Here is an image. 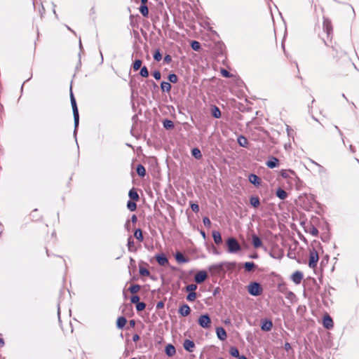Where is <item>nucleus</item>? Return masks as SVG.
Listing matches in <instances>:
<instances>
[{"instance_id":"obj_51","label":"nucleus","mask_w":359,"mask_h":359,"mask_svg":"<svg viewBox=\"0 0 359 359\" xmlns=\"http://www.w3.org/2000/svg\"><path fill=\"white\" fill-rule=\"evenodd\" d=\"M221 74L225 78H230V77H231V74L226 69H221Z\"/></svg>"},{"instance_id":"obj_5","label":"nucleus","mask_w":359,"mask_h":359,"mask_svg":"<svg viewBox=\"0 0 359 359\" xmlns=\"http://www.w3.org/2000/svg\"><path fill=\"white\" fill-rule=\"evenodd\" d=\"M248 292L252 296H258L262 292V288L258 283H251L248 286Z\"/></svg>"},{"instance_id":"obj_59","label":"nucleus","mask_w":359,"mask_h":359,"mask_svg":"<svg viewBox=\"0 0 359 359\" xmlns=\"http://www.w3.org/2000/svg\"><path fill=\"white\" fill-rule=\"evenodd\" d=\"M131 222L133 223H135L137 222V217L135 215H133L132 217H131Z\"/></svg>"},{"instance_id":"obj_47","label":"nucleus","mask_w":359,"mask_h":359,"mask_svg":"<svg viewBox=\"0 0 359 359\" xmlns=\"http://www.w3.org/2000/svg\"><path fill=\"white\" fill-rule=\"evenodd\" d=\"M142 65V60H136L133 63V69L134 70H138Z\"/></svg>"},{"instance_id":"obj_3","label":"nucleus","mask_w":359,"mask_h":359,"mask_svg":"<svg viewBox=\"0 0 359 359\" xmlns=\"http://www.w3.org/2000/svg\"><path fill=\"white\" fill-rule=\"evenodd\" d=\"M228 252L229 253H237L241 249V247L237 240L233 237L229 238L226 241Z\"/></svg>"},{"instance_id":"obj_30","label":"nucleus","mask_w":359,"mask_h":359,"mask_svg":"<svg viewBox=\"0 0 359 359\" xmlns=\"http://www.w3.org/2000/svg\"><path fill=\"white\" fill-rule=\"evenodd\" d=\"M137 173L140 177H144L146 174V170L142 164H139L137 166Z\"/></svg>"},{"instance_id":"obj_8","label":"nucleus","mask_w":359,"mask_h":359,"mask_svg":"<svg viewBox=\"0 0 359 359\" xmlns=\"http://www.w3.org/2000/svg\"><path fill=\"white\" fill-rule=\"evenodd\" d=\"M304 231L306 233H310L313 236H318V230L316 227H315L312 224H308L304 226Z\"/></svg>"},{"instance_id":"obj_39","label":"nucleus","mask_w":359,"mask_h":359,"mask_svg":"<svg viewBox=\"0 0 359 359\" xmlns=\"http://www.w3.org/2000/svg\"><path fill=\"white\" fill-rule=\"evenodd\" d=\"M127 208L130 211H135L137 208V205L134 201H128L127 203Z\"/></svg>"},{"instance_id":"obj_37","label":"nucleus","mask_w":359,"mask_h":359,"mask_svg":"<svg viewBox=\"0 0 359 359\" xmlns=\"http://www.w3.org/2000/svg\"><path fill=\"white\" fill-rule=\"evenodd\" d=\"M140 290V285H137V284H135V285H131L129 288H128V290L132 293V294H135L137 293V292H139V290Z\"/></svg>"},{"instance_id":"obj_58","label":"nucleus","mask_w":359,"mask_h":359,"mask_svg":"<svg viewBox=\"0 0 359 359\" xmlns=\"http://www.w3.org/2000/svg\"><path fill=\"white\" fill-rule=\"evenodd\" d=\"M284 347H285V349L286 351H288V350H290L291 348L290 344L289 343H287V342L285 344V346Z\"/></svg>"},{"instance_id":"obj_43","label":"nucleus","mask_w":359,"mask_h":359,"mask_svg":"<svg viewBox=\"0 0 359 359\" xmlns=\"http://www.w3.org/2000/svg\"><path fill=\"white\" fill-rule=\"evenodd\" d=\"M191 46L192 49L194 50H198L201 48L200 43L196 41H193L191 42Z\"/></svg>"},{"instance_id":"obj_15","label":"nucleus","mask_w":359,"mask_h":359,"mask_svg":"<svg viewBox=\"0 0 359 359\" xmlns=\"http://www.w3.org/2000/svg\"><path fill=\"white\" fill-rule=\"evenodd\" d=\"M252 244L255 248L262 247V241L259 236L255 234L252 235Z\"/></svg>"},{"instance_id":"obj_17","label":"nucleus","mask_w":359,"mask_h":359,"mask_svg":"<svg viewBox=\"0 0 359 359\" xmlns=\"http://www.w3.org/2000/svg\"><path fill=\"white\" fill-rule=\"evenodd\" d=\"M226 265H230L231 264V263H219V264H214V265L211 266L210 267V270L219 273V272H221L223 270L224 266L226 265Z\"/></svg>"},{"instance_id":"obj_16","label":"nucleus","mask_w":359,"mask_h":359,"mask_svg":"<svg viewBox=\"0 0 359 359\" xmlns=\"http://www.w3.org/2000/svg\"><path fill=\"white\" fill-rule=\"evenodd\" d=\"M248 180L250 182V183H252V184H254L256 187H259L261 184V180L259 179V177L255 174L249 175Z\"/></svg>"},{"instance_id":"obj_18","label":"nucleus","mask_w":359,"mask_h":359,"mask_svg":"<svg viewBox=\"0 0 359 359\" xmlns=\"http://www.w3.org/2000/svg\"><path fill=\"white\" fill-rule=\"evenodd\" d=\"M278 159L276 157H270L269 160L266 163V165L269 168H274L278 166Z\"/></svg>"},{"instance_id":"obj_54","label":"nucleus","mask_w":359,"mask_h":359,"mask_svg":"<svg viewBox=\"0 0 359 359\" xmlns=\"http://www.w3.org/2000/svg\"><path fill=\"white\" fill-rule=\"evenodd\" d=\"M191 208L192 211H194V212H198L199 211V206L198 204H196V203L191 204Z\"/></svg>"},{"instance_id":"obj_61","label":"nucleus","mask_w":359,"mask_h":359,"mask_svg":"<svg viewBox=\"0 0 359 359\" xmlns=\"http://www.w3.org/2000/svg\"><path fill=\"white\" fill-rule=\"evenodd\" d=\"M334 127H335V128L338 130V132H339V135L341 136V138H343V137H342L343 134H342L341 131L339 130V128L337 126H335ZM342 141H343V142L344 143V139H342Z\"/></svg>"},{"instance_id":"obj_2","label":"nucleus","mask_w":359,"mask_h":359,"mask_svg":"<svg viewBox=\"0 0 359 359\" xmlns=\"http://www.w3.org/2000/svg\"><path fill=\"white\" fill-rule=\"evenodd\" d=\"M280 175L283 178L287 179L290 183H297L299 180L296 172L290 169L282 170Z\"/></svg>"},{"instance_id":"obj_24","label":"nucleus","mask_w":359,"mask_h":359,"mask_svg":"<svg viewBox=\"0 0 359 359\" xmlns=\"http://www.w3.org/2000/svg\"><path fill=\"white\" fill-rule=\"evenodd\" d=\"M212 238L216 244H220L222 242L221 234L217 231H214L212 232Z\"/></svg>"},{"instance_id":"obj_60","label":"nucleus","mask_w":359,"mask_h":359,"mask_svg":"<svg viewBox=\"0 0 359 359\" xmlns=\"http://www.w3.org/2000/svg\"><path fill=\"white\" fill-rule=\"evenodd\" d=\"M126 229L129 231L130 230V221L128 220L126 223L125 224Z\"/></svg>"},{"instance_id":"obj_36","label":"nucleus","mask_w":359,"mask_h":359,"mask_svg":"<svg viewBox=\"0 0 359 359\" xmlns=\"http://www.w3.org/2000/svg\"><path fill=\"white\" fill-rule=\"evenodd\" d=\"M163 126L166 129H172L174 128V123L172 121L165 119L163 121Z\"/></svg>"},{"instance_id":"obj_49","label":"nucleus","mask_w":359,"mask_h":359,"mask_svg":"<svg viewBox=\"0 0 359 359\" xmlns=\"http://www.w3.org/2000/svg\"><path fill=\"white\" fill-rule=\"evenodd\" d=\"M203 224L208 227V228H210V226H211V222L210 220V219L207 217H203Z\"/></svg>"},{"instance_id":"obj_42","label":"nucleus","mask_w":359,"mask_h":359,"mask_svg":"<svg viewBox=\"0 0 359 359\" xmlns=\"http://www.w3.org/2000/svg\"><path fill=\"white\" fill-rule=\"evenodd\" d=\"M140 74L142 77H147L149 76L148 69H147V68L145 66H144L143 67L141 68L140 72Z\"/></svg>"},{"instance_id":"obj_19","label":"nucleus","mask_w":359,"mask_h":359,"mask_svg":"<svg viewBox=\"0 0 359 359\" xmlns=\"http://www.w3.org/2000/svg\"><path fill=\"white\" fill-rule=\"evenodd\" d=\"M273 327V323L269 320H265L262 322L261 328L263 331H270Z\"/></svg>"},{"instance_id":"obj_38","label":"nucleus","mask_w":359,"mask_h":359,"mask_svg":"<svg viewBox=\"0 0 359 359\" xmlns=\"http://www.w3.org/2000/svg\"><path fill=\"white\" fill-rule=\"evenodd\" d=\"M229 353L233 356L238 358L240 356L239 351L236 347H231L229 349Z\"/></svg>"},{"instance_id":"obj_12","label":"nucleus","mask_w":359,"mask_h":359,"mask_svg":"<svg viewBox=\"0 0 359 359\" xmlns=\"http://www.w3.org/2000/svg\"><path fill=\"white\" fill-rule=\"evenodd\" d=\"M216 334L217 337L222 341H224L227 337L225 330L222 327L216 328Z\"/></svg>"},{"instance_id":"obj_14","label":"nucleus","mask_w":359,"mask_h":359,"mask_svg":"<svg viewBox=\"0 0 359 359\" xmlns=\"http://www.w3.org/2000/svg\"><path fill=\"white\" fill-rule=\"evenodd\" d=\"M323 326L327 329H331L333 327V321L330 316L327 315L323 318Z\"/></svg>"},{"instance_id":"obj_33","label":"nucleus","mask_w":359,"mask_h":359,"mask_svg":"<svg viewBox=\"0 0 359 359\" xmlns=\"http://www.w3.org/2000/svg\"><path fill=\"white\" fill-rule=\"evenodd\" d=\"M140 12L144 17H147L149 15V9L147 5H141L140 8Z\"/></svg>"},{"instance_id":"obj_28","label":"nucleus","mask_w":359,"mask_h":359,"mask_svg":"<svg viewBox=\"0 0 359 359\" xmlns=\"http://www.w3.org/2000/svg\"><path fill=\"white\" fill-rule=\"evenodd\" d=\"M211 112H212V116L216 118H218L221 116V111H220L219 109L216 106H213L212 107Z\"/></svg>"},{"instance_id":"obj_50","label":"nucleus","mask_w":359,"mask_h":359,"mask_svg":"<svg viewBox=\"0 0 359 359\" xmlns=\"http://www.w3.org/2000/svg\"><path fill=\"white\" fill-rule=\"evenodd\" d=\"M154 58L156 61H160L162 59V55L158 50L156 51V53L154 55Z\"/></svg>"},{"instance_id":"obj_6","label":"nucleus","mask_w":359,"mask_h":359,"mask_svg":"<svg viewBox=\"0 0 359 359\" xmlns=\"http://www.w3.org/2000/svg\"><path fill=\"white\" fill-rule=\"evenodd\" d=\"M198 324L203 328H208L210 327L211 320L208 314L201 315L198 318Z\"/></svg>"},{"instance_id":"obj_35","label":"nucleus","mask_w":359,"mask_h":359,"mask_svg":"<svg viewBox=\"0 0 359 359\" xmlns=\"http://www.w3.org/2000/svg\"><path fill=\"white\" fill-rule=\"evenodd\" d=\"M134 236L140 242L143 241L142 232L140 229H137L135 231Z\"/></svg>"},{"instance_id":"obj_55","label":"nucleus","mask_w":359,"mask_h":359,"mask_svg":"<svg viewBox=\"0 0 359 359\" xmlns=\"http://www.w3.org/2000/svg\"><path fill=\"white\" fill-rule=\"evenodd\" d=\"M153 76L156 80H159L161 79V72L159 71H155L153 73Z\"/></svg>"},{"instance_id":"obj_25","label":"nucleus","mask_w":359,"mask_h":359,"mask_svg":"<svg viewBox=\"0 0 359 359\" xmlns=\"http://www.w3.org/2000/svg\"><path fill=\"white\" fill-rule=\"evenodd\" d=\"M126 322L127 320L125 317H118L116 321L117 327L119 329H122L126 325Z\"/></svg>"},{"instance_id":"obj_40","label":"nucleus","mask_w":359,"mask_h":359,"mask_svg":"<svg viewBox=\"0 0 359 359\" xmlns=\"http://www.w3.org/2000/svg\"><path fill=\"white\" fill-rule=\"evenodd\" d=\"M255 266V264L253 262H245L244 264V268L245 271H250Z\"/></svg>"},{"instance_id":"obj_11","label":"nucleus","mask_w":359,"mask_h":359,"mask_svg":"<svg viewBox=\"0 0 359 359\" xmlns=\"http://www.w3.org/2000/svg\"><path fill=\"white\" fill-rule=\"evenodd\" d=\"M183 347L187 351L191 353L195 348V344L190 339H185L183 343Z\"/></svg>"},{"instance_id":"obj_46","label":"nucleus","mask_w":359,"mask_h":359,"mask_svg":"<svg viewBox=\"0 0 359 359\" xmlns=\"http://www.w3.org/2000/svg\"><path fill=\"white\" fill-rule=\"evenodd\" d=\"M168 80L170 82L172 83H175L177 82V76L176 74H169L168 76Z\"/></svg>"},{"instance_id":"obj_41","label":"nucleus","mask_w":359,"mask_h":359,"mask_svg":"<svg viewBox=\"0 0 359 359\" xmlns=\"http://www.w3.org/2000/svg\"><path fill=\"white\" fill-rule=\"evenodd\" d=\"M196 298V293L195 292H190L187 296V299L189 302H194Z\"/></svg>"},{"instance_id":"obj_23","label":"nucleus","mask_w":359,"mask_h":359,"mask_svg":"<svg viewBox=\"0 0 359 359\" xmlns=\"http://www.w3.org/2000/svg\"><path fill=\"white\" fill-rule=\"evenodd\" d=\"M165 352L166 353L167 355L168 356H172L175 354L176 353V351H175V348L174 347V346H172V344H168L166 346H165Z\"/></svg>"},{"instance_id":"obj_22","label":"nucleus","mask_w":359,"mask_h":359,"mask_svg":"<svg viewBox=\"0 0 359 359\" xmlns=\"http://www.w3.org/2000/svg\"><path fill=\"white\" fill-rule=\"evenodd\" d=\"M323 29L330 35L332 30L331 22L328 19H325L323 21Z\"/></svg>"},{"instance_id":"obj_62","label":"nucleus","mask_w":359,"mask_h":359,"mask_svg":"<svg viewBox=\"0 0 359 359\" xmlns=\"http://www.w3.org/2000/svg\"><path fill=\"white\" fill-rule=\"evenodd\" d=\"M0 345H1V346H4V339L1 337V334H0Z\"/></svg>"},{"instance_id":"obj_20","label":"nucleus","mask_w":359,"mask_h":359,"mask_svg":"<svg viewBox=\"0 0 359 359\" xmlns=\"http://www.w3.org/2000/svg\"><path fill=\"white\" fill-rule=\"evenodd\" d=\"M127 246H128V250L129 252H134L137 251V248L135 246L134 240H133V237L131 236H130L128 238Z\"/></svg>"},{"instance_id":"obj_4","label":"nucleus","mask_w":359,"mask_h":359,"mask_svg":"<svg viewBox=\"0 0 359 359\" xmlns=\"http://www.w3.org/2000/svg\"><path fill=\"white\" fill-rule=\"evenodd\" d=\"M319 259L318 252L316 249H311L309 251V266L314 269L318 264Z\"/></svg>"},{"instance_id":"obj_56","label":"nucleus","mask_w":359,"mask_h":359,"mask_svg":"<svg viewBox=\"0 0 359 359\" xmlns=\"http://www.w3.org/2000/svg\"><path fill=\"white\" fill-rule=\"evenodd\" d=\"M164 61H165V62H166L167 64H169V63L172 61V57H171L170 55H166L164 57Z\"/></svg>"},{"instance_id":"obj_31","label":"nucleus","mask_w":359,"mask_h":359,"mask_svg":"<svg viewBox=\"0 0 359 359\" xmlns=\"http://www.w3.org/2000/svg\"><path fill=\"white\" fill-rule=\"evenodd\" d=\"M250 204L255 207L257 208L259 205V199L257 196H252L250 198Z\"/></svg>"},{"instance_id":"obj_53","label":"nucleus","mask_w":359,"mask_h":359,"mask_svg":"<svg viewBox=\"0 0 359 359\" xmlns=\"http://www.w3.org/2000/svg\"><path fill=\"white\" fill-rule=\"evenodd\" d=\"M139 301H140V297L137 295H133L130 298V302L133 304H137L139 302Z\"/></svg>"},{"instance_id":"obj_48","label":"nucleus","mask_w":359,"mask_h":359,"mask_svg":"<svg viewBox=\"0 0 359 359\" xmlns=\"http://www.w3.org/2000/svg\"><path fill=\"white\" fill-rule=\"evenodd\" d=\"M197 288V285L196 284H189L186 287V290L188 292H194Z\"/></svg>"},{"instance_id":"obj_9","label":"nucleus","mask_w":359,"mask_h":359,"mask_svg":"<svg viewBox=\"0 0 359 359\" xmlns=\"http://www.w3.org/2000/svg\"><path fill=\"white\" fill-rule=\"evenodd\" d=\"M303 277V273L302 271H297L292 275L291 279L296 285H299L302 282Z\"/></svg>"},{"instance_id":"obj_34","label":"nucleus","mask_w":359,"mask_h":359,"mask_svg":"<svg viewBox=\"0 0 359 359\" xmlns=\"http://www.w3.org/2000/svg\"><path fill=\"white\" fill-rule=\"evenodd\" d=\"M191 154L196 158L200 159L202 157L201 152L199 149L194 148L191 150Z\"/></svg>"},{"instance_id":"obj_21","label":"nucleus","mask_w":359,"mask_h":359,"mask_svg":"<svg viewBox=\"0 0 359 359\" xmlns=\"http://www.w3.org/2000/svg\"><path fill=\"white\" fill-rule=\"evenodd\" d=\"M176 261L180 264H184L189 262V259L185 258L184 255L181 252H177L175 255Z\"/></svg>"},{"instance_id":"obj_52","label":"nucleus","mask_w":359,"mask_h":359,"mask_svg":"<svg viewBox=\"0 0 359 359\" xmlns=\"http://www.w3.org/2000/svg\"><path fill=\"white\" fill-rule=\"evenodd\" d=\"M140 274L141 276H149V270H147V269L145 268H140Z\"/></svg>"},{"instance_id":"obj_64","label":"nucleus","mask_w":359,"mask_h":359,"mask_svg":"<svg viewBox=\"0 0 359 359\" xmlns=\"http://www.w3.org/2000/svg\"><path fill=\"white\" fill-rule=\"evenodd\" d=\"M238 359H247V358L245 355H240Z\"/></svg>"},{"instance_id":"obj_44","label":"nucleus","mask_w":359,"mask_h":359,"mask_svg":"<svg viewBox=\"0 0 359 359\" xmlns=\"http://www.w3.org/2000/svg\"><path fill=\"white\" fill-rule=\"evenodd\" d=\"M146 307V304L144 302H138L136 304V309L137 311H143Z\"/></svg>"},{"instance_id":"obj_27","label":"nucleus","mask_w":359,"mask_h":359,"mask_svg":"<svg viewBox=\"0 0 359 359\" xmlns=\"http://www.w3.org/2000/svg\"><path fill=\"white\" fill-rule=\"evenodd\" d=\"M238 143L241 147H247L248 142V140L243 135H240L238 137Z\"/></svg>"},{"instance_id":"obj_13","label":"nucleus","mask_w":359,"mask_h":359,"mask_svg":"<svg viewBox=\"0 0 359 359\" xmlns=\"http://www.w3.org/2000/svg\"><path fill=\"white\" fill-rule=\"evenodd\" d=\"M191 309L187 304L181 306L179 309V313L181 316L185 317L190 314Z\"/></svg>"},{"instance_id":"obj_57","label":"nucleus","mask_w":359,"mask_h":359,"mask_svg":"<svg viewBox=\"0 0 359 359\" xmlns=\"http://www.w3.org/2000/svg\"><path fill=\"white\" fill-rule=\"evenodd\" d=\"M140 339V336L137 334H135L133 336V341L136 342L138 340Z\"/></svg>"},{"instance_id":"obj_10","label":"nucleus","mask_w":359,"mask_h":359,"mask_svg":"<svg viewBox=\"0 0 359 359\" xmlns=\"http://www.w3.org/2000/svg\"><path fill=\"white\" fill-rule=\"evenodd\" d=\"M207 273L205 271H200L195 275L194 280L197 283H201L207 278Z\"/></svg>"},{"instance_id":"obj_29","label":"nucleus","mask_w":359,"mask_h":359,"mask_svg":"<svg viewBox=\"0 0 359 359\" xmlns=\"http://www.w3.org/2000/svg\"><path fill=\"white\" fill-rule=\"evenodd\" d=\"M161 88L163 91L169 92L171 89V85L169 82L163 81L161 83Z\"/></svg>"},{"instance_id":"obj_26","label":"nucleus","mask_w":359,"mask_h":359,"mask_svg":"<svg viewBox=\"0 0 359 359\" xmlns=\"http://www.w3.org/2000/svg\"><path fill=\"white\" fill-rule=\"evenodd\" d=\"M276 196L280 198V199H282V200H284L287 198V192L283 190V189L281 188H278L276 191Z\"/></svg>"},{"instance_id":"obj_45","label":"nucleus","mask_w":359,"mask_h":359,"mask_svg":"<svg viewBox=\"0 0 359 359\" xmlns=\"http://www.w3.org/2000/svg\"><path fill=\"white\" fill-rule=\"evenodd\" d=\"M311 163L318 168V172L320 173L325 172L326 170H325V168L323 166H322L321 165H320L319 163H316L314 161H311Z\"/></svg>"},{"instance_id":"obj_63","label":"nucleus","mask_w":359,"mask_h":359,"mask_svg":"<svg viewBox=\"0 0 359 359\" xmlns=\"http://www.w3.org/2000/svg\"><path fill=\"white\" fill-rule=\"evenodd\" d=\"M135 325V321L134 320H130V325L133 327Z\"/></svg>"},{"instance_id":"obj_7","label":"nucleus","mask_w":359,"mask_h":359,"mask_svg":"<svg viewBox=\"0 0 359 359\" xmlns=\"http://www.w3.org/2000/svg\"><path fill=\"white\" fill-rule=\"evenodd\" d=\"M155 257H156V259L158 264L160 266H165L169 264L168 258L163 253L157 254Z\"/></svg>"},{"instance_id":"obj_32","label":"nucleus","mask_w":359,"mask_h":359,"mask_svg":"<svg viewBox=\"0 0 359 359\" xmlns=\"http://www.w3.org/2000/svg\"><path fill=\"white\" fill-rule=\"evenodd\" d=\"M128 196L131 199L134 201H137L139 199V195L134 189H132L129 191Z\"/></svg>"},{"instance_id":"obj_1","label":"nucleus","mask_w":359,"mask_h":359,"mask_svg":"<svg viewBox=\"0 0 359 359\" xmlns=\"http://www.w3.org/2000/svg\"><path fill=\"white\" fill-rule=\"evenodd\" d=\"M70 100H71V105L72 107L74 121V135H76V128L79 126V111H78L76 100L74 97L72 92H71V94H70Z\"/></svg>"}]
</instances>
